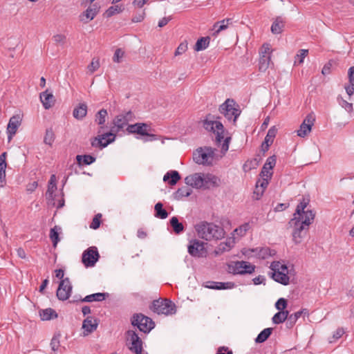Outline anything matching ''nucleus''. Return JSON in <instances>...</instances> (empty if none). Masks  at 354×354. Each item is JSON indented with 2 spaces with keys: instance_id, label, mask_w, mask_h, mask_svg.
I'll use <instances>...</instances> for the list:
<instances>
[{
  "instance_id": "1",
  "label": "nucleus",
  "mask_w": 354,
  "mask_h": 354,
  "mask_svg": "<svg viewBox=\"0 0 354 354\" xmlns=\"http://www.w3.org/2000/svg\"><path fill=\"white\" fill-rule=\"evenodd\" d=\"M315 216L314 212L306 213L305 218L293 217L289 222L288 225L292 229V241L295 244H299L306 235L309 225L313 222Z\"/></svg>"
},
{
  "instance_id": "2",
  "label": "nucleus",
  "mask_w": 354,
  "mask_h": 354,
  "mask_svg": "<svg viewBox=\"0 0 354 354\" xmlns=\"http://www.w3.org/2000/svg\"><path fill=\"white\" fill-rule=\"evenodd\" d=\"M198 236L206 241L221 239L225 236L224 230L212 223L203 221L195 226Z\"/></svg>"
},
{
  "instance_id": "3",
  "label": "nucleus",
  "mask_w": 354,
  "mask_h": 354,
  "mask_svg": "<svg viewBox=\"0 0 354 354\" xmlns=\"http://www.w3.org/2000/svg\"><path fill=\"white\" fill-rule=\"evenodd\" d=\"M219 111L228 120H232L233 123L236 122L241 114L239 104L232 99L226 100L220 106Z\"/></svg>"
},
{
  "instance_id": "4",
  "label": "nucleus",
  "mask_w": 354,
  "mask_h": 354,
  "mask_svg": "<svg viewBox=\"0 0 354 354\" xmlns=\"http://www.w3.org/2000/svg\"><path fill=\"white\" fill-rule=\"evenodd\" d=\"M255 266L245 261H232L227 265V271L234 274H252L255 270Z\"/></svg>"
},
{
  "instance_id": "5",
  "label": "nucleus",
  "mask_w": 354,
  "mask_h": 354,
  "mask_svg": "<svg viewBox=\"0 0 354 354\" xmlns=\"http://www.w3.org/2000/svg\"><path fill=\"white\" fill-rule=\"evenodd\" d=\"M131 324L145 333H149L154 328V322L152 319L142 313L134 314L131 318Z\"/></svg>"
},
{
  "instance_id": "6",
  "label": "nucleus",
  "mask_w": 354,
  "mask_h": 354,
  "mask_svg": "<svg viewBox=\"0 0 354 354\" xmlns=\"http://www.w3.org/2000/svg\"><path fill=\"white\" fill-rule=\"evenodd\" d=\"M175 304L169 299H157L153 301L151 309L158 313L166 315L176 313Z\"/></svg>"
},
{
  "instance_id": "7",
  "label": "nucleus",
  "mask_w": 354,
  "mask_h": 354,
  "mask_svg": "<svg viewBox=\"0 0 354 354\" xmlns=\"http://www.w3.org/2000/svg\"><path fill=\"white\" fill-rule=\"evenodd\" d=\"M134 118V114L131 111L121 113L113 120V126L111 129V131L116 134L126 127L129 122L133 120Z\"/></svg>"
},
{
  "instance_id": "8",
  "label": "nucleus",
  "mask_w": 354,
  "mask_h": 354,
  "mask_svg": "<svg viewBox=\"0 0 354 354\" xmlns=\"http://www.w3.org/2000/svg\"><path fill=\"white\" fill-rule=\"evenodd\" d=\"M115 139V133L111 130L109 132L98 135L91 140L93 147L102 149L112 143Z\"/></svg>"
},
{
  "instance_id": "9",
  "label": "nucleus",
  "mask_w": 354,
  "mask_h": 354,
  "mask_svg": "<svg viewBox=\"0 0 354 354\" xmlns=\"http://www.w3.org/2000/svg\"><path fill=\"white\" fill-rule=\"evenodd\" d=\"M100 258L97 248L89 247L82 254V261L86 267H93Z\"/></svg>"
},
{
  "instance_id": "10",
  "label": "nucleus",
  "mask_w": 354,
  "mask_h": 354,
  "mask_svg": "<svg viewBox=\"0 0 354 354\" xmlns=\"http://www.w3.org/2000/svg\"><path fill=\"white\" fill-rule=\"evenodd\" d=\"M204 127L216 134V142L219 144L224 139V127L219 121H205Z\"/></svg>"
},
{
  "instance_id": "11",
  "label": "nucleus",
  "mask_w": 354,
  "mask_h": 354,
  "mask_svg": "<svg viewBox=\"0 0 354 354\" xmlns=\"http://www.w3.org/2000/svg\"><path fill=\"white\" fill-rule=\"evenodd\" d=\"M214 151L212 148H207L205 151L198 149L193 156L194 162L197 164L210 165L213 159Z\"/></svg>"
},
{
  "instance_id": "12",
  "label": "nucleus",
  "mask_w": 354,
  "mask_h": 354,
  "mask_svg": "<svg viewBox=\"0 0 354 354\" xmlns=\"http://www.w3.org/2000/svg\"><path fill=\"white\" fill-rule=\"evenodd\" d=\"M127 338L131 342L129 348L136 354H142V342L138 334L133 330L127 331Z\"/></svg>"
},
{
  "instance_id": "13",
  "label": "nucleus",
  "mask_w": 354,
  "mask_h": 354,
  "mask_svg": "<svg viewBox=\"0 0 354 354\" xmlns=\"http://www.w3.org/2000/svg\"><path fill=\"white\" fill-rule=\"evenodd\" d=\"M72 290V286L68 278L62 279L57 290V297L59 300H66L69 298Z\"/></svg>"
},
{
  "instance_id": "14",
  "label": "nucleus",
  "mask_w": 354,
  "mask_h": 354,
  "mask_svg": "<svg viewBox=\"0 0 354 354\" xmlns=\"http://www.w3.org/2000/svg\"><path fill=\"white\" fill-rule=\"evenodd\" d=\"M188 252L195 257H203L206 253L204 243L198 239L191 240L188 245Z\"/></svg>"
},
{
  "instance_id": "15",
  "label": "nucleus",
  "mask_w": 354,
  "mask_h": 354,
  "mask_svg": "<svg viewBox=\"0 0 354 354\" xmlns=\"http://www.w3.org/2000/svg\"><path fill=\"white\" fill-rule=\"evenodd\" d=\"M185 183L196 189H200L204 187V174L201 173H195L187 176L185 178Z\"/></svg>"
},
{
  "instance_id": "16",
  "label": "nucleus",
  "mask_w": 354,
  "mask_h": 354,
  "mask_svg": "<svg viewBox=\"0 0 354 354\" xmlns=\"http://www.w3.org/2000/svg\"><path fill=\"white\" fill-rule=\"evenodd\" d=\"M21 117L19 114L15 115L10 118L7 127V133L9 140H10L13 136L16 134L17 129L21 125Z\"/></svg>"
},
{
  "instance_id": "17",
  "label": "nucleus",
  "mask_w": 354,
  "mask_h": 354,
  "mask_svg": "<svg viewBox=\"0 0 354 354\" xmlns=\"http://www.w3.org/2000/svg\"><path fill=\"white\" fill-rule=\"evenodd\" d=\"M314 122V117L310 114L308 115L300 125V128L297 131V136L301 138H304L308 133L311 131Z\"/></svg>"
},
{
  "instance_id": "18",
  "label": "nucleus",
  "mask_w": 354,
  "mask_h": 354,
  "mask_svg": "<svg viewBox=\"0 0 354 354\" xmlns=\"http://www.w3.org/2000/svg\"><path fill=\"white\" fill-rule=\"evenodd\" d=\"M151 127L146 123H136L130 124L127 127V131L131 133H137L141 136L148 135L151 131Z\"/></svg>"
},
{
  "instance_id": "19",
  "label": "nucleus",
  "mask_w": 354,
  "mask_h": 354,
  "mask_svg": "<svg viewBox=\"0 0 354 354\" xmlns=\"http://www.w3.org/2000/svg\"><path fill=\"white\" fill-rule=\"evenodd\" d=\"M276 161L277 158L275 156L268 157L262 167L260 176L261 177H272V173L270 171L275 166Z\"/></svg>"
},
{
  "instance_id": "20",
  "label": "nucleus",
  "mask_w": 354,
  "mask_h": 354,
  "mask_svg": "<svg viewBox=\"0 0 354 354\" xmlns=\"http://www.w3.org/2000/svg\"><path fill=\"white\" fill-rule=\"evenodd\" d=\"M98 323L96 319L93 317H87L83 322L82 328L84 330V335H88L97 329Z\"/></svg>"
},
{
  "instance_id": "21",
  "label": "nucleus",
  "mask_w": 354,
  "mask_h": 354,
  "mask_svg": "<svg viewBox=\"0 0 354 354\" xmlns=\"http://www.w3.org/2000/svg\"><path fill=\"white\" fill-rule=\"evenodd\" d=\"M98 12L99 10L95 5L90 6L80 15V20L84 24H87L95 17Z\"/></svg>"
},
{
  "instance_id": "22",
  "label": "nucleus",
  "mask_w": 354,
  "mask_h": 354,
  "mask_svg": "<svg viewBox=\"0 0 354 354\" xmlns=\"http://www.w3.org/2000/svg\"><path fill=\"white\" fill-rule=\"evenodd\" d=\"M310 198L308 196H303L302 200L297 205L295 213L293 214V217L305 218L306 213L308 212H313L312 210H305L309 204Z\"/></svg>"
},
{
  "instance_id": "23",
  "label": "nucleus",
  "mask_w": 354,
  "mask_h": 354,
  "mask_svg": "<svg viewBox=\"0 0 354 354\" xmlns=\"http://www.w3.org/2000/svg\"><path fill=\"white\" fill-rule=\"evenodd\" d=\"M40 100L46 109L51 108L55 102V97L52 93L48 92V90L42 92L40 94Z\"/></svg>"
},
{
  "instance_id": "24",
  "label": "nucleus",
  "mask_w": 354,
  "mask_h": 354,
  "mask_svg": "<svg viewBox=\"0 0 354 354\" xmlns=\"http://www.w3.org/2000/svg\"><path fill=\"white\" fill-rule=\"evenodd\" d=\"M109 296L108 293H94L92 295H89L86 296L84 298L82 299L80 298L76 300H73V302H75L76 301H80L82 302H92V301H102L106 299V297Z\"/></svg>"
},
{
  "instance_id": "25",
  "label": "nucleus",
  "mask_w": 354,
  "mask_h": 354,
  "mask_svg": "<svg viewBox=\"0 0 354 354\" xmlns=\"http://www.w3.org/2000/svg\"><path fill=\"white\" fill-rule=\"evenodd\" d=\"M230 24H232V19H225L221 21L216 22L213 26L212 35L217 36L221 31L227 28Z\"/></svg>"
},
{
  "instance_id": "26",
  "label": "nucleus",
  "mask_w": 354,
  "mask_h": 354,
  "mask_svg": "<svg viewBox=\"0 0 354 354\" xmlns=\"http://www.w3.org/2000/svg\"><path fill=\"white\" fill-rule=\"evenodd\" d=\"M87 105L86 103H80L73 111V117L79 120L84 118L87 114Z\"/></svg>"
},
{
  "instance_id": "27",
  "label": "nucleus",
  "mask_w": 354,
  "mask_h": 354,
  "mask_svg": "<svg viewBox=\"0 0 354 354\" xmlns=\"http://www.w3.org/2000/svg\"><path fill=\"white\" fill-rule=\"evenodd\" d=\"M272 278L277 282L280 283L283 285L289 284V277L288 274L285 272H280L277 271L272 272Z\"/></svg>"
},
{
  "instance_id": "28",
  "label": "nucleus",
  "mask_w": 354,
  "mask_h": 354,
  "mask_svg": "<svg viewBox=\"0 0 354 354\" xmlns=\"http://www.w3.org/2000/svg\"><path fill=\"white\" fill-rule=\"evenodd\" d=\"M39 316L41 320L47 321L57 317V314L55 310L48 308L46 309L41 310L39 311Z\"/></svg>"
},
{
  "instance_id": "29",
  "label": "nucleus",
  "mask_w": 354,
  "mask_h": 354,
  "mask_svg": "<svg viewBox=\"0 0 354 354\" xmlns=\"http://www.w3.org/2000/svg\"><path fill=\"white\" fill-rule=\"evenodd\" d=\"M180 176L177 171H171L167 172L163 177L164 181H167L169 179V184L170 185H174L180 180Z\"/></svg>"
},
{
  "instance_id": "30",
  "label": "nucleus",
  "mask_w": 354,
  "mask_h": 354,
  "mask_svg": "<svg viewBox=\"0 0 354 354\" xmlns=\"http://www.w3.org/2000/svg\"><path fill=\"white\" fill-rule=\"evenodd\" d=\"M220 183L221 180L217 176L211 174L204 175V187L207 186L208 184H210L214 187H218Z\"/></svg>"
},
{
  "instance_id": "31",
  "label": "nucleus",
  "mask_w": 354,
  "mask_h": 354,
  "mask_svg": "<svg viewBox=\"0 0 354 354\" xmlns=\"http://www.w3.org/2000/svg\"><path fill=\"white\" fill-rule=\"evenodd\" d=\"M305 309L299 310L295 313L288 315V320L286 322V326L288 328H292L295 324L298 319L302 315Z\"/></svg>"
},
{
  "instance_id": "32",
  "label": "nucleus",
  "mask_w": 354,
  "mask_h": 354,
  "mask_svg": "<svg viewBox=\"0 0 354 354\" xmlns=\"http://www.w3.org/2000/svg\"><path fill=\"white\" fill-rule=\"evenodd\" d=\"M271 60V55H260L259 62V69L261 72H265L269 67Z\"/></svg>"
},
{
  "instance_id": "33",
  "label": "nucleus",
  "mask_w": 354,
  "mask_h": 354,
  "mask_svg": "<svg viewBox=\"0 0 354 354\" xmlns=\"http://www.w3.org/2000/svg\"><path fill=\"white\" fill-rule=\"evenodd\" d=\"M284 26V22L281 17H277L272 23L271 26V32L273 34H279L282 32Z\"/></svg>"
},
{
  "instance_id": "34",
  "label": "nucleus",
  "mask_w": 354,
  "mask_h": 354,
  "mask_svg": "<svg viewBox=\"0 0 354 354\" xmlns=\"http://www.w3.org/2000/svg\"><path fill=\"white\" fill-rule=\"evenodd\" d=\"M288 311L282 310L277 313L272 317V322L275 324L283 323L286 320H288Z\"/></svg>"
},
{
  "instance_id": "35",
  "label": "nucleus",
  "mask_w": 354,
  "mask_h": 354,
  "mask_svg": "<svg viewBox=\"0 0 354 354\" xmlns=\"http://www.w3.org/2000/svg\"><path fill=\"white\" fill-rule=\"evenodd\" d=\"M154 210H155V216L161 218L165 219L168 216L167 212L163 209V205L160 202L157 203L154 206Z\"/></svg>"
},
{
  "instance_id": "36",
  "label": "nucleus",
  "mask_w": 354,
  "mask_h": 354,
  "mask_svg": "<svg viewBox=\"0 0 354 354\" xmlns=\"http://www.w3.org/2000/svg\"><path fill=\"white\" fill-rule=\"evenodd\" d=\"M209 41L210 38L209 37H201L196 41L194 50L196 51H201L206 49L209 46Z\"/></svg>"
},
{
  "instance_id": "37",
  "label": "nucleus",
  "mask_w": 354,
  "mask_h": 354,
  "mask_svg": "<svg viewBox=\"0 0 354 354\" xmlns=\"http://www.w3.org/2000/svg\"><path fill=\"white\" fill-rule=\"evenodd\" d=\"M170 225L172 227L174 232L177 234H179L184 230L183 223H180L178 218L176 216H173L170 219Z\"/></svg>"
},
{
  "instance_id": "38",
  "label": "nucleus",
  "mask_w": 354,
  "mask_h": 354,
  "mask_svg": "<svg viewBox=\"0 0 354 354\" xmlns=\"http://www.w3.org/2000/svg\"><path fill=\"white\" fill-rule=\"evenodd\" d=\"M272 332V328H267L263 330L255 339L256 343H263L270 337Z\"/></svg>"
},
{
  "instance_id": "39",
  "label": "nucleus",
  "mask_w": 354,
  "mask_h": 354,
  "mask_svg": "<svg viewBox=\"0 0 354 354\" xmlns=\"http://www.w3.org/2000/svg\"><path fill=\"white\" fill-rule=\"evenodd\" d=\"M277 129L275 127H272L268 131L267 135L265 138L264 142L267 143V146H270L273 141L274 138L277 135Z\"/></svg>"
},
{
  "instance_id": "40",
  "label": "nucleus",
  "mask_w": 354,
  "mask_h": 354,
  "mask_svg": "<svg viewBox=\"0 0 354 354\" xmlns=\"http://www.w3.org/2000/svg\"><path fill=\"white\" fill-rule=\"evenodd\" d=\"M76 159H77V162H79V164L83 163L86 165H91V163H93L95 161V158H94L93 156H90V155H84V156L78 155V156H77Z\"/></svg>"
},
{
  "instance_id": "41",
  "label": "nucleus",
  "mask_w": 354,
  "mask_h": 354,
  "mask_svg": "<svg viewBox=\"0 0 354 354\" xmlns=\"http://www.w3.org/2000/svg\"><path fill=\"white\" fill-rule=\"evenodd\" d=\"M270 268L272 271H277L288 274V268L286 265L282 264L279 261H273Z\"/></svg>"
},
{
  "instance_id": "42",
  "label": "nucleus",
  "mask_w": 354,
  "mask_h": 354,
  "mask_svg": "<svg viewBox=\"0 0 354 354\" xmlns=\"http://www.w3.org/2000/svg\"><path fill=\"white\" fill-rule=\"evenodd\" d=\"M107 115H108V113L106 109H102L100 110L95 115V122L99 125L104 124Z\"/></svg>"
},
{
  "instance_id": "43",
  "label": "nucleus",
  "mask_w": 354,
  "mask_h": 354,
  "mask_svg": "<svg viewBox=\"0 0 354 354\" xmlns=\"http://www.w3.org/2000/svg\"><path fill=\"white\" fill-rule=\"evenodd\" d=\"M60 230L61 228L57 226H55L53 228L50 229V238L53 243L54 247H56L57 243L59 241L58 230Z\"/></svg>"
},
{
  "instance_id": "44",
  "label": "nucleus",
  "mask_w": 354,
  "mask_h": 354,
  "mask_svg": "<svg viewBox=\"0 0 354 354\" xmlns=\"http://www.w3.org/2000/svg\"><path fill=\"white\" fill-rule=\"evenodd\" d=\"M308 50L301 49L295 57V64H301L304 62V58L308 55Z\"/></svg>"
},
{
  "instance_id": "45",
  "label": "nucleus",
  "mask_w": 354,
  "mask_h": 354,
  "mask_svg": "<svg viewBox=\"0 0 354 354\" xmlns=\"http://www.w3.org/2000/svg\"><path fill=\"white\" fill-rule=\"evenodd\" d=\"M55 140V133L52 129H48L44 138V142L46 145H52Z\"/></svg>"
},
{
  "instance_id": "46",
  "label": "nucleus",
  "mask_w": 354,
  "mask_h": 354,
  "mask_svg": "<svg viewBox=\"0 0 354 354\" xmlns=\"http://www.w3.org/2000/svg\"><path fill=\"white\" fill-rule=\"evenodd\" d=\"M337 101L339 104L344 108L347 112L351 113L353 111V104L347 102L342 97H337Z\"/></svg>"
},
{
  "instance_id": "47",
  "label": "nucleus",
  "mask_w": 354,
  "mask_h": 354,
  "mask_svg": "<svg viewBox=\"0 0 354 354\" xmlns=\"http://www.w3.org/2000/svg\"><path fill=\"white\" fill-rule=\"evenodd\" d=\"M274 254V251L269 248H262L259 249L258 256L261 259H266L267 257Z\"/></svg>"
},
{
  "instance_id": "48",
  "label": "nucleus",
  "mask_w": 354,
  "mask_h": 354,
  "mask_svg": "<svg viewBox=\"0 0 354 354\" xmlns=\"http://www.w3.org/2000/svg\"><path fill=\"white\" fill-rule=\"evenodd\" d=\"M122 11V8L120 6H113L109 7L105 12L106 17H111L116 13H120Z\"/></svg>"
},
{
  "instance_id": "49",
  "label": "nucleus",
  "mask_w": 354,
  "mask_h": 354,
  "mask_svg": "<svg viewBox=\"0 0 354 354\" xmlns=\"http://www.w3.org/2000/svg\"><path fill=\"white\" fill-rule=\"evenodd\" d=\"M213 283L215 285V290L231 289L234 287L233 282H214Z\"/></svg>"
},
{
  "instance_id": "50",
  "label": "nucleus",
  "mask_w": 354,
  "mask_h": 354,
  "mask_svg": "<svg viewBox=\"0 0 354 354\" xmlns=\"http://www.w3.org/2000/svg\"><path fill=\"white\" fill-rule=\"evenodd\" d=\"M61 335L59 333L55 334L50 342V347L53 351H57L60 346V339Z\"/></svg>"
},
{
  "instance_id": "51",
  "label": "nucleus",
  "mask_w": 354,
  "mask_h": 354,
  "mask_svg": "<svg viewBox=\"0 0 354 354\" xmlns=\"http://www.w3.org/2000/svg\"><path fill=\"white\" fill-rule=\"evenodd\" d=\"M249 229V223H245L244 224L241 225V226L235 229L234 233H236L237 235L240 236H243L245 234V233L248 231Z\"/></svg>"
},
{
  "instance_id": "52",
  "label": "nucleus",
  "mask_w": 354,
  "mask_h": 354,
  "mask_svg": "<svg viewBox=\"0 0 354 354\" xmlns=\"http://www.w3.org/2000/svg\"><path fill=\"white\" fill-rule=\"evenodd\" d=\"M124 56V51L122 50L121 48H118L115 51L114 55L113 57V61L115 63H120Z\"/></svg>"
},
{
  "instance_id": "53",
  "label": "nucleus",
  "mask_w": 354,
  "mask_h": 354,
  "mask_svg": "<svg viewBox=\"0 0 354 354\" xmlns=\"http://www.w3.org/2000/svg\"><path fill=\"white\" fill-rule=\"evenodd\" d=\"M192 191L190 188L187 187H181V188H179L177 192H176V195H178V196H180V197H187V196H189L191 194H192Z\"/></svg>"
},
{
  "instance_id": "54",
  "label": "nucleus",
  "mask_w": 354,
  "mask_h": 354,
  "mask_svg": "<svg viewBox=\"0 0 354 354\" xmlns=\"http://www.w3.org/2000/svg\"><path fill=\"white\" fill-rule=\"evenodd\" d=\"M54 41L55 42L56 45H61L63 46L65 44L66 41V37L65 35L62 34H57L53 36V37Z\"/></svg>"
},
{
  "instance_id": "55",
  "label": "nucleus",
  "mask_w": 354,
  "mask_h": 354,
  "mask_svg": "<svg viewBox=\"0 0 354 354\" xmlns=\"http://www.w3.org/2000/svg\"><path fill=\"white\" fill-rule=\"evenodd\" d=\"M287 301L284 298H280L277 300L275 304V307L279 311L285 310L284 309L287 307Z\"/></svg>"
},
{
  "instance_id": "56",
  "label": "nucleus",
  "mask_w": 354,
  "mask_h": 354,
  "mask_svg": "<svg viewBox=\"0 0 354 354\" xmlns=\"http://www.w3.org/2000/svg\"><path fill=\"white\" fill-rule=\"evenodd\" d=\"M102 215L100 214H96L94 218H93V221L90 225V227L96 230L97 229L100 225V218Z\"/></svg>"
},
{
  "instance_id": "57",
  "label": "nucleus",
  "mask_w": 354,
  "mask_h": 354,
  "mask_svg": "<svg viewBox=\"0 0 354 354\" xmlns=\"http://www.w3.org/2000/svg\"><path fill=\"white\" fill-rule=\"evenodd\" d=\"M100 67V62L98 59H93L91 64L88 66V71L93 73Z\"/></svg>"
},
{
  "instance_id": "58",
  "label": "nucleus",
  "mask_w": 354,
  "mask_h": 354,
  "mask_svg": "<svg viewBox=\"0 0 354 354\" xmlns=\"http://www.w3.org/2000/svg\"><path fill=\"white\" fill-rule=\"evenodd\" d=\"M56 189H57L56 183H48V189L46 192L47 197L53 199V194Z\"/></svg>"
},
{
  "instance_id": "59",
  "label": "nucleus",
  "mask_w": 354,
  "mask_h": 354,
  "mask_svg": "<svg viewBox=\"0 0 354 354\" xmlns=\"http://www.w3.org/2000/svg\"><path fill=\"white\" fill-rule=\"evenodd\" d=\"M262 179H259L257 181L256 185L259 184V187L263 189H266V188L268 185V180L271 178V177H261Z\"/></svg>"
},
{
  "instance_id": "60",
  "label": "nucleus",
  "mask_w": 354,
  "mask_h": 354,
  "mask_svg": "<svg viewBox=\"0 0 354 354\" xmlns=\"http://www.w3.org/2000/svg\"><path fill=\"white\" fill-rule=\"evenodd\" d=\"M187 49V44L186 43H181L178 46L177 49L175 51V55H180L184 53Z\"/></svg>"
},
{
  "instance_id": "61",
  "label": "nucleus",
  "mask_w": 354,
  "mask_h": 354,
  "mask_svg": "<svg viewBox=\"0 0 354 354\" xmlns=\"http://www.w3.org/2000/svg\"><path fill=\"white\" fill-rule=\"evenodd\" d=\"M272 53V48L270 44H263L261 48V50L260 51V55H271Z\"/></svg>"
},
{
  "instance_id": "62",
  "label": "nucleus",
  "mask_w": 354,
  "mask_h": 354,
  "mask_svg": "<svg viewBox=\"0 0 354 354\" xmlns=\"http://www.w3.org/2000/svg\"><path fill=\"white\" fill-rule=\"evenodd\" d=\"M231 140V138L230 137H226L223 141V143L222 145V147H221V153L223 154H225L228 149H229V144H230V141Z\"/></svg>"
},
{
  "instance_id": "63",
  "label": "nucleus",
  "mask_w": 354,
  "mask_h": 354,
  "mask_svg": "<svg viewBox=\"0 0 354 354\" xmlns=\"http://www.w3.org/2000/svg\"><path fill=\"white\" fill-rule=\"evenodd\" d=\"M349 83L353 85L354 84V66H351L348 69V72Z\"/></svg>"
},
{
  "instance_id": "64",
  "label": "nucleus",
  "mask_w": 354,
  "mask_h": 354,
  "mask_svg": "<svg viewBox=\"0 0 354 354\" xmlns=\"http://www.w3.org/2000/svg\"><path fill=\"white\" fill-rule=\"evenodd\" d=\"M216 354H233L231 350H229L227 347L222 346L218 349Z\"/></svg>"
}]
</instances>
